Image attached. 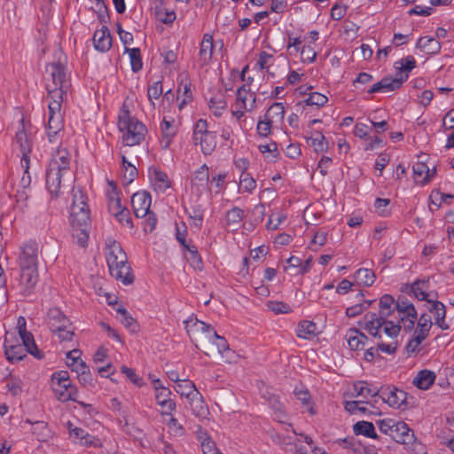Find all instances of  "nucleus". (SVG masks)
<instances>
[{
    "label": "nucleus",
    "instance_id": "19",
    "mask_svg": "<svg viewBox=\"0 0 454 454\" xmlns=\"http://www.w3.org/2000/svg\"><path fill=\"white\" fill-rule=\"evenodd\" d=\"M93 43L95 49L105 52L112 46V37L106 26H103L101 29L96 30L93 35Z\"/></svg>",
    "mask_w": 454,
    "mask_h": 454
},
{
    "label": "nucleus",
    "instance_id": "11",
    "mask_svg": "<svg viewBox=\"0 0 454 454\" xmlns=\"http://www.w3.org/2000/svg\"><path fill=\"white\" fill-rule=\"evenodd\" d=\"M393 432L389 434V436L398 443H402L403 445H419V443H416L415 435L413 431H411L408 425L403 421L396 422L395 427H393Z\"/></svg>",
    "mask_w": 454,
    "mask_h": 454
},
{
    "label": "nucleus",
    "instance_id": "14",
    "mask_svg": "<svg viewBox=\"0 0 454 454\" xmlns=\"http://www.w3.org/2000/svg\"><path fill=\"white\" fill-rule=\"evenodd\" d=\"M46 72L50 74L51 82V85L52 87H69V82L67 78L66 67L60 62H52L47 65Z\"/></svg>",
    "mask_w": 454,
    "mask_h": 454
},
{
    "label": "nucleus",
    "instance_id": "59",
    "mask_svg": "<svg viewBox=\"0 0 454 454\" xmlns=\"http://www.w3.org/2000/svg\"><path fill=\"white\" fill-rule=\"evenodd\" d=\"M194 180L199 182L200 185L207 184L209 181V171L206 164L202 165L194 175Z\"/></svg>",
    "mask_w": 454,
    "mask_h": 454
},
{
    "label": "nucleus",
    "instance_id": "15",
    "mask_svg": "<svg viewBox=\"0 0 454 454\" xmlns=\"http://www.w3.org/2000/svg\"><path fill=\"white\" fill-rule=\"evenodd\" d=\"M206 342L207 343V348L204 346H200L198 348L203 351L207 356H222L224 351H229L227 340L223 337L219 336L216 333L214 338L206 339Z\"/></svg>",
    "mask_w": 454,
    "mask_h": 454
},
{
    "label": "nucleus",
    "instance_id": "58",
    "mask_svg": "<svg viewBox=\"0 0 454 454\" xmlns=\"http://www.w3.org/2000/svg\"><path fill=\"white\" fill-rule=\"evenodd\" d=\"M432 325L433 324H432L430 316L424 313L420 316V317L419 319L416 330H418L419 332L424 333L426 334H428V333L432 327Z\"/></svg>",
    "mask_w": 454,
    "mask_h": 454
},
{
    "label": "nucleus",
    "instance_id": "13",
    "mask_svg": "<svg viewBox=\"0 0 454 454\" xmlns=\"http://www.w3.org/2000/svg\"><path fill=\"white\" fill-rule=\"evenodd\" d=\"M20 269L37 268V244L29 241L21 247L19 256Z\"/></svg>",
    "mask_w": 454,
    "mask_h": 454
},
{
    "label": "nucleus",
    "instance_id": "37",
    "mask_svg": "<svg viewBox=\"0 0 454 454\" xmlns=\"http://www.w3.org/2000/svg\"><path fill=\"white\" fill-rule=\"evenodd\" d=\"M285 109L282 103H274L272 104L266 114H264V118L272 123L281 122L284 119Z\"/></svg>",
    "mask_w": 454,
    "mask_h": 454
},
{
    "label": "nucleus",
    "instance_id": "48",
    "mask_svg": "<svg viewBox=\"0 0 454 454\" xmlns=\"http://www.w3.org/2000/svg\"><path fill=\"white\" fill-rule=\"evenodd\" d=\"M416 67V60L412 56H407L395 63V67L398 69L397 76L403 74V72H410Z\"/></svg>",
    "mask_w": 454,
    "mask_h": 454
},
{
    "label": "nucleus",
    "instance_id": "4",
    "mask_svg": "<svg viewBox=\"0 0 454 454\" xmlns=\"http://www.w3.org/2000/svg\"><path fill=\"white\" fill-rule=\"evenodd\" d=\"M51 388L60 402L76 401L77 388L72 384L67 371H59L51 375Z\"/></svg>",
    "mask_w": 454,
    "mask_h": 454
},
{
    "label": "nucleus",
    "instance_id": "3",
    "mask_svg": "<svg viewBox=\"0 0 454 454\" xmlns=\"http://www.w3.org/2000/svg\"><path fill=\"white\" fill-rule=\"evenodd\" d=\"M118 127L123 132L122 140L127 146L139 145L147 132L145 126L128 112L119 117Z\"/></svg>",
    "mask_w": 454,
    "mask_h": 454
},
{
    "label": "nucleus",
    "instance_id": "12",
    "mask_svg": "<svg viewBox=\"0 0 454 454\" xmlns=\"http://www.w3.org/2000/svg\"><path fill=\"white\" fill-rule=\"evenodd\" d=\"M152 198L149 192L145 191L137 192L131 197V205L134 214L138 218L144 216L150 211Z\"/></svg>",
    "mask_w": 454,
    "mask_h": 454
},
{
    "label": "nucleus",
    "instance_id": "61",
    "mask_svg": "<svg viewBox=\"0 0 454 454\" xmlns=\"http://www.w3.org/2000/svg\"><path fill=\"white\" fill-rule=\"evenodd\" d=\"M203 454H218L221 453L214 441L210 437H206L201 442Z\"/></svg>",
    "mask_w": 454,
    "mask_h": 454
},
{
    "label": "nucleus",
    "instance_id": "17",
    "mask_svg": "<svg viewBox=\"0 0 454 454\" xmlns=\"http://www.w3.org/2000/svg\"><path fill=\"white\" fill-rule=\"evenodd\" d=\"M15 142L19 145L22 153L20 160L21 167L25 168L26 170L29 169V153L31 152L32 145L26 131L24 130V127L21 130H19L16 133Z\"/></svg>",
    "mask_w": 454,
    "mask_h": 454
},
{
    "label": "nucleus",
    "instance_id": "5",
    "mask_svg": "<svg viewBox=\"0 0 454 454\" xmlns=\"http://www.w3.org/2000/svg\"><path fill=\"white\" fill-rule=\"evenodd\" d=\"M184 324L186 332L196 348L204 346L207 348L206 339L214 338L215 336V330L210 325L198 319L190 318L184 321Z\"/></svg>",
    "mask_w": 454,
    "mask_h": 454
},
{
    "label": "nucleus",
    "instance_id": "1",
    "mask_svg": "<svg viewBox=\"0 0 454 454\" xmlns=\"http://www.w3.org/2000/svg\"><path fill=\"white\" fill-rule=\"evenodd\" d=\"M70 154L65 149H58L52 155L46 172V187L52 196L58 197L62 182L71 180ZM65 184H63V186Z\"/></svg>",
    "mask_w": 454,
    "mask_h": 454
},
{
    "label": "nucleus",
    "instance_id": "41",
    "mask_svg": "<svg viewBox=\"0 0 454 454\" xmlns=\"http://www.w3.org/2000/svg\"><path fill=\"white\" fill-rule=\"evenodd\" d=\"M353 431L356 435L362 434L373 439L377 438V434L372 422L358 421L354 425Z\"/></svg>",
    "mask_w": 454,
    "mask_h": 454
},
{
    "label": "nucleus",
    "instance_id": "46",
    "mask_svg": "<svg viewBox=\"0 0 454 454\" xmlns=\"http://www.w3.org/2000/svg\"><path fill=\"white\" fill-rule=\"evenodd\" d=\"M122 166L125 168V173L123 176L124 183L126 185L131 184L138 172L135 166H133L124 155L121 156Z\"/></svg>",
    "mask_w": 454,
    "mask_h": 454
},
{
    "label": "nucleus",
    "instance_id": "43",
    "mask_svg": "<svg viewBox=\"0 0 454 454\" xmlns=\"http://www.w3.org/2000/svg\"><path fill=\"white\" fill-rule=\"evenodd\" d=\"M184 247L188 251V254L185 256L190 265L195 270H201L203 268V262L198 253L197 247L195 246H189L188 244Z\"/></svg>",
    "mask_w": 454,
    "mask_h": 454
},
{
    "label": "nucleus",
    "instance_id": "27",
    "mask_svg": "<svg viewBox=\"0 0 454 454\" xmlns=\"http://www.w3.org/2000/svg\"><path fill=\"white\" fill-rule=\"evenodd\" d=\"M161 129V147L163 149H168L172 142L173 137L176 133V129L173 125L172 121H168L165 118L160 123Z\"/></svg>",
    "mask_w": 454,
    "mask_h": 454
},
{
    "label": "nucleus",
    "instance_id": "52",
    "mask_svg": "<svg viewBox=\"0 0 454 454\" xmlns=\"http://www.w3.org/2000/svg\"><path fill=\"white\" fill-rule=\"evenodd\" d=\"M425 281H415L411 286V292L413 293L414 296L419 300V301H427L428 302L429 300H427L428 294L425 291Z\"/></svg>",
    "mask_w": 454,
    "mask_h": 454
},
{
    "label": "nucleus",
    "instance_id": "2",
    "mask_svg": "<svg viewBox=\"0 0 454 454\" xmlns=\"http://www.w3.org/2000/svg\"><path fill=\"white\" fill-rule=\"evenodd\" d=\"M106 262L112 277L124 285L132 284L134 277L127 255L116 241L107 244Z\"/></svg>",
    "mask_w": 454,
    "mask_h": 454
},
{
    "label": "nucleus",
    "instance_id": "35",
    "mask_svg": "<svg viewBox=\"0 0 454 454\" xmlns=\"http://www.w3.org/2000/svg\"><path fill=\"white\" fill-rule=\"evenodd\" d=\"M413 177L416 183L426 184L430 181V169L423 162H418L413 166Z\"/></svg>",
    "mask_w": 454,
    "mask_h": 454
},
{
    "label": "nucleus",
    "instance_id": "42",
    "mask_svg": "<svg viewBox=\"0 0 454 454\" xmlns=\"http://www.w3.org/2000/svg\"><path fill=\"white\" fill-rule=\"evenodd\" d=\"M176 391L180 394L181 396H184L187 399L191 398L192 395H194L195 393L199 391L196 388L195 384L190 380H182L176 386Z\"/></svg>",
    "mask_w": 454,
    "mask_h": 454
},
{
    "label": "nucleus",
    "instance_id": "28",
    "mask_svg": "<svg viewBox=\"0 0 454 454\" xmlns=\"http://www.w3.org/2000/svg\"><path fill=\"white\" fill-rule=\"evenodd\" d=\"M63 120L60 112H49V120L47 126V134L49 140L53 141V137L62 129Z\"/></svg>",
    "mask_w": 454,
    "mask_h": 454
},
{
    "label": "nucleus",
    "instance_id": "60",
    "mask_svg": "<svg viewBox=\"0 0 454 454\" xmlns=\"http://www.w3.org/2000/svg\"><path fill=\"white\" fill-rule=\"evenodd\" d=\"M396 422L397 421L392 419H385L377 421V425L381 433L389 435L391 432H393L392 429L394 427H395Z\"/></svg>",
    "mask_w": 454,
    "mask_h": 454
},
{
    "label": "nucleus",
    "instance_id": "7",
    "mask_svg": "<svg viewBox=\"0 0 454 454\" xmlns=\"http://www.w3.org/2000/svg\"><path fill=\"white\" fill-rule=\"evenodd\" d=\"M393 309H380L379 313L368 312L364 316L363 322L360 323L362 327L375 338L381 339V327L389 321L387 318L394 312Z\"/></svg>",
    "mask_w": 454,
    "mask_h": 454
},
{
    "label": "nucleus",
    "instance_id": "32",
    "mask_svg": "<svg viewBox=\"0 0 454 454\" xmlns=\"http://www.w3.org/2000/svg\"><path fill=\"white\" fill-rule=\"evenodd\" d=\"M416 46L427 54H437L441 50L440 43L435 38L430 36L420 37Z\"/></svg>",
    "mask_w": 454,
    "mask_h": 454
},
{
    "label": "nucleus",
    "instance_id": "34",
    "mask_svg": "<svg viewBox=\"0 0 454 454\" xmlns=\"http://www.w3.org/2000/svg\"><path fill=\"white\" fill-rule=\"evenodd\" d=\"M151 176L153 179L155 189L161 192H164L171 185L168 175L159 168H153Z\"/></svg>",
    "mask_w": 454,
    "mask_h": 454
},
{
    "label": "nucleus",
    "instance_id": "21",
    "mask_svg": "<svg viewBox=\"0 0 454 454\" xmlns=\"http://www.w3.org/2000/svg\"><path fill=\"white\" fill-rule=\"evenodd\" d=\"M255 104V95L250 91L249 86L242 85L237 91V106L239 108L252 110Z\"/></svg>",
    "mask_w": 454,
    "mask_h": 454
},
{
    "label": "nucleus",
    "instance_id": "31",
    "mask_svg": "<svg viewBox=\"0 0 454 454\" xmlns=\"http://www.w3.org/2000/svg\"><path fill=\"white\" fill-rule=\"evenodd\" d=\"M435 380L434 372L428 370L420 371L413 380V384L419 389H428Z\"/></svg>",
    "mask_w": 454,
    "mask_h": 454
},
{
    "label": "nucleus",
    "instance_id": "49",
    "mask_svg": "<svg viewBox=\"0 0 454 454\" xmlns=\"http://www.w3.org/2000/svg\"><path fill=\"white\" fill-rule=\"evenodd\" d=\"M226 107L227 103L223 97H215L209 101V108L215 116H221Z\"/></svg>",
    "mask_w": 454,
    "mask_h": 454
},
{
    "label": "nucleus",
    "instance_id": "53",
    "mask_svg": "<svg viewBox=\"0 0 454 454\" xmlns=\"http://www.w3.org/2000/svg\"><path fill=\"white\" fill-rule=\"evenodd\" d=\"M328 98L326 96L318 93L312 92L309 94V98L305 100L307 106H316L317 107L323 106L326 104Z\"/></svg>",
    "mask_w": 454,
    "mask_h": 454
},
{
    "label": "nucleus",
    "instance_id": "30",
    "mask_svg": "<svg viewBox=\"0 0 454 454\" xmlns=\"http://www.w3.org/2000/svg\"><path fill=\"white\" fill-rule=\"evenodd\" d=\"M20 337L22 340L21 345L26 348L27 353L31 354L38 359L43 358L42 352L38 349L31 333L23 330V333H20Z\"/></svg>",
    "mask_w": 454,
    "mask_h": 454
},
{
    "label": "nucleus",
    "instance_id": "6",
    "mask_svg": "<svg viewBox=\"0 0 454 454\" xmlns=\"http://www.w3.org/2000/svg\"><path fill=\"white\" fill-rule=\"evenodd\" d=\"M73 201L70 207V222L86 225L90 223V209L86 195L80 190H72Z\"/></svg>",
    "mask_w": 454,
    "mask_h": 454
},
{
    "label": "nucleus",
    "instance_id": "38",
    "mask_svg": "<svg viewBox=\"0 0 454 454\" xmlns=\"http://www.w3.org/2000/svg\"><path fill=\"white\" fill-rule=\"evenodd\" d=\"M354 391H355V396H361L363 398H367L369 396L376 397L380 395V388L378 389L376 387H369V385L367 382L364 381H359L356 384H354Z\"/></svg>",
    "mask_w": 454,
    "mask_h": 454
},
{
    "label": "nucleus",
    "instance_id": "40",
    "mask_svg": "<svg viewBox=\"0 0 454 454\" xmlns=\"http://www.w3.org/2000/svg\"><path fill=\"white\" fill-rule=\"evenodd\" d=\"M317 334V325L312 321H301L297 327V336L302 339H310Z\"/></svg>",
    "mask_w": 454,
    "mask_h": 454
},
{
    "label": "nucleus",
    "instance_id": "51",
    "mask_svg": "<svg viewBox=\"0 0 454 454\" xmlns=\"http://www.w3.org/2000/svg\"><path fill=\"white\" fill-rule=\"evenodd\" d=\"M381 329L388 338L395 340L400 333L401 326L399 325V321L396 323L393 321H386Z\"/></svg>",
    "mask_w": 454,
    "mask_h": 454
},
{
    "label": "nucleus",
    "instance_id": "39",
    "mask_svg": "<svg viewBox=\"0 0 454 454\" xmlns=\"http://www.w3.org/2000/svg\"><path fill=\"white\" fill-rule=\"evenodd\" d=\"M355 278L357 284L371 286L375 282L376 276L372 270L362 268L356 271Z\"/></svg>",
    "mask_w": 454,
    "mask_h": 454
},
{
    "label": "nucleus",
    "instance_id": "45",
    "mask_svg": "<svg viewBox=\"0 0 454 454\" xmlns=\"http://www.w3.org/2000/svg\"><path fill=\"white\" fill-rule=\"evenodd\" d=\"M125 52H129L133 72L137 73L140 71L143 67L140 50L138 48L125 47Z\"/></svg>",
    "mask_w": 454,
    "mask_h": 454
},
{
    "label": "nucleus",
    "instance_id": "62",
    "mask_svg": "<svg viewBox=\"0 0 454 454\" xmlns=\"http://www.w3.org/2000/svg\"><path fill=\"white\" fill-rule=\"evenodd\" d=\"M144 217V231L145 232H152L155 229L157 223L155 214L150 210L148 211V214H146V215Z\"/></svg>",
    "mask_w": 454,
    "mask_h": 454
},
{
    "label": "nucleus",
    "instance_id": "10",
    "mask_svg": "<svg viewBox=\"0 0 454 454\" xmlns=\"http://www.w3.org/2000/svg\"><path fill=\"white\" fill-rule=\"evenodd\" d=\"M380 397L384 403L395 409L407 406V393L395 387H380Z\"/></svg>",
    "mask_w": 454,
    "mask_h": 454
},
{
    "label": "nucleus",
    "instance_id": "23",
    "mask_svg": "<svg viewBox=\"0 0 454 454\" xmlns=\"http://www.w3.org/2000/svg\"><path fill=\"white\" fill-rule=\"evenodd\" d=\"M428 303L430 304L428 311L434 315V325H438L442 330H448L449 325L445 322V305L438 301H428Z\"/></svg>",
    "mask_w": 454,
    "mask_h": 454
},
{
    "label": "nucleus",
    "instance_id": "22",
    "mask_svg": "<svg viewBox=\"0 0 454 454\" xmlns=\"http://www.w3.org/2000/svg\"><path fill=\"white\" fill-rule=\"evenodd\" d=\"M48 325L51 332H56L61 327H69V319L57 308L50 309L48 311Z\"/></svg>",
    "mask_w": 454,
    "mask_h": 454
},
{
    "label": "nucleus",
    "instance_id": "57",
    "mask_svg": "<svg viewBox=\"0 0 454 454\" xmlns=\"http://www.w3.org/2000/svg\"><path fill=\"white\" fill-rule=\"evenodd\" d=\"M96 9L99 21L103 24L108 23L110 17L106 4L101 0H98L96 3Z\"/></svg>",
    "mask_w": 454,
    "mask_h": 454
},
{
    "label": "nucleus",
    "instance_id": "26",
    "mask_svg": "<svg viewBox=\"0 0 454 454\" xmlns=\"http://www.w3.org/2000/svg\"><path fill=\"white\" fill-rule=\"evenodd\" d=\"M72 226V237L76 239L77 244L82 247H87L88 239H89V229L90 223L86 225H82L78 222L73 223L70 222Z\"/></svg>",
    "mask_w": 454,
    "mask_h": 454
},
{
    "label": "nucleus",
    "instance_id": "64",
    "mask_svg": "<svg viewBox=\"0 0 454 454\" xmlns=\"http://www.w3.org/2000/svg\"><path fill=\"white\" fill-rule=\"evenodd\" d=\"M317 52L311 46H303L301 51V58L303 62L312 63L315 61Z\"/></svg>",
    "mask_w": 454,
    "mask_h": 454
},
{
    "label": "nucleus",
    "instance_id": "29",
    "mask_svg": "<svg viewBox=\"0 0 454 454\" xmlns=\"http://www.w3.org/2000/svg\"><path fill=\"white\" fill-rule=\"evenodd\" d=\"M193 141L195 145H200L201 151L205 155L210 154L216 145L215 135L211 131L195 137Z\"/></svg>",
    "mask_w": 454,
    "mask_h": 454
},
{
    "label": "nucleus",
    "instance_id": "36",
    "mask_svg": "<svg viewBox=\"0 0 454 454\" xmlns=\"http://www.w3.org/2000/svg\"><path fill=\"white\" fill-rule=\"evenodd\" d=\"M408 74H401L400 76L391 78L384 77L380 80L382 84V92L393 91L401 87L403 82L408 79Z\"/></svg>",
    "mask_w": 454,
    "mask_h": 454
},
{
    "label": "nucleus",
    "instance_id": "50",
    "mask_svg": "<svg viewBox=\"0 0 454 454\" xmlns=\"http://www.w3.org/2000/svg\"><path fill=\"white\" fill-rule=\"evenodd\" d=\"M244 211L235 207L226 213V222L228 225L236 227L243 219Z\"/></svg>",
    "mask_w": 454,
    "mask_h": 454
},
{
    "label": "nucleus",
    "instance_id": "16",
    "mask_svg": "<svg viewBox=\"0 0 454 454\" xmlns=\"http://www.w3.org/2000/svg\"><path fill=\"white\" fill-rule=\"evenodd\" d=\"M68 87H52L50 82L46 84V90L48 91V98L50 99L48 104L49 112L57 113L60 112L61 104L63 102L64 93L67 92Z\"/></svg>",
    "mask_w": 454,
    "mask_h": 454
},
{
    "label": "nucleus",
    "instance_id": "47",
    "mask_svg": "<svg viewBox=\"0 0 454 454\" xmlns=\"http://www.w3.org/2000/svg\"><path fill=\"white\" fill-rule=\"evenodd\" d=\"M116 312L121 315V323L125 327L129 329L132 333L137 332V325L136 324L135 319L125 308L119 307L116 309Z\"/></svg>",
    "mask_w": 454,
    "mask_h": 454
},
{
    "label": "nucleus",
    "instance_id": "56",
    "mask_svg": "<svg viewBox=\"0 0 454 454\" xmlns=\"http://www.w3.org/2000/svg\"><path fill=\"white\" fill-rule=\"evenodd\" d=\"M364 400L358 401H347L344 403L345 410L351 414L356 413L357 411L362 413H366L368 409L365 406H360V403H364Z\"/></svg>",
    "mask_w": 454,
    "mask_h": 454
},
{
    "label": "nucleus",
    "instance_id": "9",
    "mask_svg": "<svg viewBox=\"0 0 454 454\" xmlns=\"http://www.w3.org/2000/svg\"><path fill=\"white\" fill-rule=\"evenodd\" d=\"M395 309L400 314V321L403 323L404 329L411 330L417 320V310L414 305L406 298L399 297L395 302Z\"/></svg>",
    "mask_w": 454,
    "mask_h": 454
},
{
    "label": "nucleus",
    "instance_id": "33",
    "mask_svg": "<svg viewBox=\"0 0 454 454\" xmlns=\"http://www.w3.org/2000/svg\"><path fill=\"white\" fill-rule=\"evenodd\" d=\"M368 337L360 331L354 329L350 330L348 335V343L351 349L360 350L364 348Z\"/></svg>",
    "mask_w": 454,
    "mask_h": 454
},
{
    "label": "nucleus",
    "instance_id": "24",
    "mask_svg": "<svg viewBox=\"0 0 454 454\" xmlns=\"http://www.w3.org/2000/svg\"><path fill=\"white\" fill-rule=\"evenodd\" d=\"M213 36L211 35L206 34L204 35L203 39L201 41L199 52V61L201 66H206L210 62L213 55Z\"/></svg>",
    "mask_w": 454,
    "mask_h": 454
},
{
    "label": "nucleus",
    "instance_id": "63",
    "mask_svg": "<svg viewBox=\"0 0 454 454\" xmlns=\"http://www.w3.org/2000/svg\"><path fill=\"white\" fill-rule=\"evenodd\" d=\"M121 371L122 373H124L132 383H134L137 386H142L143 385V380L140 378L133 369L129 368L125 365H122L121 368Z\"/></svg>",
    "mask_w": 454,
    "mask_h": 454
},
{
    "label": "nucleus",
    "instance_id": "18",
    "mask_svg": "<svg viewBox=\"0 0 454 454\" xmlns=\"http://www.w3.org/2000/svg\"><path fill=\"white\" fill-rule=\"evenodd\" d=\"M171 391L168 387H160L155 391L157 403L162 409V414L169 415L176 409V403L170 398Z\"/></svg>",
    "mask_w": 454,
    "mask_h": 454
},
{
    "label": "nucleus",
    "instance_id": "25",
    "mask_svg": "<svg viewBox=\"0 0 454 454\" xmlns=\"http://www.w3.org/2000/svg\"><path fill=\"white\" fill-rule=\"evenodd\" d=\"M192 413L200 418L206 419L209 414L207 406L206 405L202 395L198 392L188 399Z\"/></svg>",
    "mask_w": 454,
    "mask_h": 454
},
{
    "label": "nucleus",
    "instance_id": "55",
    "mask_svg": "<svg viewBox=\"0 0 454 454\" xmlns=\"http://www.w3.org/2000/svg\"><path fill=\"white\" fill-rule=\"evenodd\" d=\"M162 92L163 89L160 82H155L153 85L148 87L147 97L153 106H154L153 99H158Z\"/></svg>",
    "mask_w": 454,
    "mask_h": 454
},
{
    "label": "nucleus",
    "instance_id": "44",
    "mask_svg": "<svg viewBox=\"0 0 454 454\" xmlns=\"http://www.w3.org/2000/svg\"><path fill=\"white\" fill-rule=\"evenodd\" d=\"M307 140L311 141L310 145L317 153L324 152L327 149V142L325 141V136L320 131H315Z\"/></svg>",
    "mask_w": 454,
    "mask_h": 454
},
{
    "label": "nucleus",
    "instance_id": "54",
    "mask_svg": "<svg viewBox=\"0 0 454 454\" xmlns=\"http://www.w3.org/2000/svg\"><path fill=\"white\" fill-rule=\"evenodd\" d=\"M239 184L240 188L247 192H252L256 187L255 181L247 173H243L241 175Z\"/></svg>",
    "mask_w": 454,
    "mask_h": 454
},
{
    "label": "nucleus",
    "instance_id": "8",
    "mask_svg": "<svg viewBox=\"0 0 454 454\" xmlns=\"http://www.w3.org/2000/svg\"><path fill=\"white\" fill-rule=\"evenodd\" d=\"M39 275L37 268L20 269L16 289L23 297L29 296L35 290Z\"/></svg>",
    "mask_w": 454,
    "mask_h": 454
},
{
    "label": "nucleus",
    "instance_id": "20",
    "mask_svg": "<svg viewBox=\"0 0 454 454\" xmlns=\"http://www.w3.org/2000/svg\"><path fill=\"white\" fill-rule=\"evenodd\" d=\"M4 348L6 358L11 363L20 361L27 356L26 348L20 343H12L7 334L4 340Z\"/></svg>",
    "mask_w": 454,
    "mask_h": 454
}]
</instances>
